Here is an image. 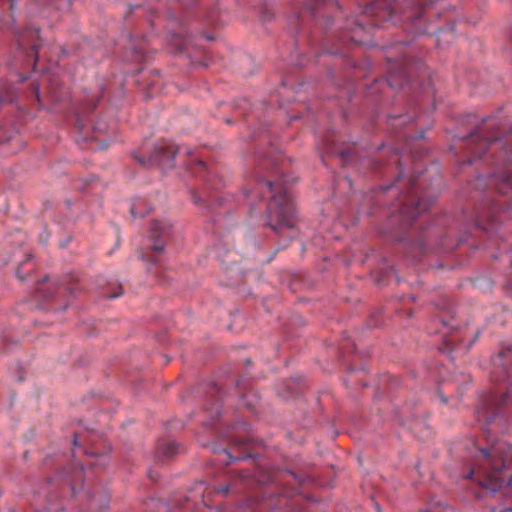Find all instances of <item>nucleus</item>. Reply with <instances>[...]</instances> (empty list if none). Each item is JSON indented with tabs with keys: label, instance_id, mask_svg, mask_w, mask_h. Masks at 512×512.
Here are the masks:
<instances>
[{
	"label": "nucleus",
	"instance_id": "f257e3e1",
	"mask_svg": "<svg viewBox=\"0 0 512 512\" xmlns=\"http://www.w3.org/2000/svg\"><path fill=\"white\" fill-rule=\"evenodd\" d=\"M511 387L506 394L490 392L477 408V419L483 423V432L489 447L480 450L477 464L465 476L491 492L498 491L505 483H512V446L506 441L491 439L492 434L503 432Z\"/></svg>",
	"mask_w": 512,
	"mask_h": 512
},
{
	"label": "nucleus",
	"instance_id": "f03ea898",
	"mask_svg": "<svg viewBox=\"0 0 512 512\" xmlns=\"http://www.w3.org/2000/svg\"><path fill=\"white\" fill-rule=\"evenodd\" d=\"M289 179L271 162L259 164L255 171L257 195L270 196L267 207L269 227L277 234L292 239L297 236L296 217L293 203L284 186Z\"/></svg>",
	"mask_w": 512,
	"mask_h": 512
},
{
	"label": "nucleus",
	"instance_id": "7ed1b4c3",
	"mask_svg": "<svg viewBox=\"0 0 512 512\" xmlns=\"http://www.w3.org/2000/svg\"><path fill=\"white\" fill-rule=\"evenodd\" d=\"M424 7L416 0H375L365 7L361 18L353 21V27L347 25L346 29L351 35L346 36L355 44L366 43L367 25L371 27L382 26L385 23L397 24L399 21L414 22L421 18L425 12Z\"/></svg>",
	"mask_w": 512,
	"mask_h": 512
},
{
	"label": "nucleus",
	"instance_id": "20e7f679",
	"mask_svg": "<svg viewBox=\"0 0 512 512\" xmlns=\"http://www.w3.org/2000/svg\"><path fill=\"white\" fill-rule=\"evenodd\" d=\"M177 152L178 148L174 144L163 141L154 146L147 160L142 157L137 158V160L144 166L156 165L165 170L173 167Z\"/></svg>",
	"mask_w": 512,
	"mask_h": 512
},
{
	"label": "nucleus",
	"instance_id": "39448f33",
	"mask_svg": "<svg viewBox=\"0 0 512 512\" xmlns=\"http://www.w3.org/2000/svg\"><path fill=\"white\" fill-rule=\"evenodd\" d=\"M416 180L417 178L414 176L409 179L408 192L403 196L401 202V213L406 220H414L421 213L427 211L429 207L425 199L416 196L414 191Z\"/></svg>",
	"mask_w": 512,
	"mask_h": 512
},
{
	"label": "nucleus",
	"instance_id": "423d86ee",
	"mask_svg": "<svg viewBox=\"0 0 512 512\" xmlns=\"http://www.w3.org/2000/svg\"><path fill=\"white\" fill-rule=\"evenodd\" d=\"M512 363V345L502 349L496 356L492 358V378L494 381H503L511 378L512 370L508 369V365Z\"/></svg>",
	"mask_w": 512,
	"mask_h": 512
},
{
	"label": "nucleus",
	"instance_id": "0eeeda50",
	"mask_svg": "<svg viewBox=\"0 0 512 512\" xmlns=\"http://www.w3.org/2000/svg\"><path fill=\"white\" fill-rule=\"evenodd\" d=\"M171 225L166 220H154L150 228L151 248L155 252L163 251L166 239L170 235Z\"/></svg>",
	"mask_w": 512,
	"mask_h": 512
},
{
	"label": "nucleus",
	"instance_id": "6e6552de",
	"mask_svg": "<svg viewBox=\"0 0 512 512\" xmlns=\"http://www.w3.org/2000/svg\"><path fill=\"white\" fill-rule=\"evenodd\" d=\"M408 82L406 64L404 60L401 59L399 63L390 68L387 83L392 88H404Z\"/></svg>",
	"mask_w": 512,
	"mask_h": 512
},
{
	"label": "nucleus",
	"instance_id": "1a4fd4ad",
	"mask_svg": "<svg viewBox=\"0 0 512 512\" xmlns=\"http://www.w3.org/2000/svg\"><path fill=\"white\" fill-rule=\"evenodd\" d=\"M147 41L145 39H141L136 41L135 39H130L129 44L127 46V60L134 62H141L148 58L147 56Z\"/></svg>",
	"mask_w": 512,
	"mask_h": 512
},
{
	"label": "nucleus",
	"instance_id": "9d476101",
	"mask_svg": "<svg viewBox=\"0 0 512 512\" xmlns=\"http://www.w3.org/2000/svg\"><path fill=\"white\" fill-rule=\"evenodd\" d=\"M178 445L175 441H160L157 444L155 456L159 461H167L178 453Z\"/></svg>",
	"mask_w": 512,
	"mask_h": 512
},
{
	"label": "nucleus",
	"instance_id": "9b49d317",
	"mask_svg": "<svg viewBox=\"0 0 512 512\" xmlns=\"http://www.w3.org/2000/svg\"><path fill=\"white\" fill-rule=\"evenodd\" d=\"M470 140L475 143V149L474 152L476 157H481L483 154L486 153V151L497 144L498 137L493 136L490 138H483L479 135L478 132L471 134Z\"/></svg>",
	"mask_w": 512,
	"mask_h": 512
},
{
	"label": "nucleus",
	"instance_id": "f8f14e48",
	"mask_svg": "<svg viewBox=\"0 0 512 512\" xmlns=\"http://www.w3.org/2000/svg\"><path fill=\"white\" fill-rule=\"evenodd\" d=\"M97 105V99L94 97V96H91V97H88L84 103H83V108L79 111H77V125L79 127L80 130H82L84 128V123H83V117H84V114L86 113V111H91L93 110Z\"/></svg>",
	"mask_w": 512,
	"mask_h": 512
},
{
	"label": "nucleus",
	"instance_id": "ddd939ff",
	"mask_svg": "<svg viewBox=\"0 0 512 512\" xmlns=\"http://www.w3.org/2000/svg\"><path fill=\"white\" fill-rule=\"evenodd\" d=\"M109 502V497L107 494H101L99 496L96 495V492L89 495V507L90 509H95L97 507L103 509L107 507Z\"/></svg>",
	"mask_w": 512,
	"mask_h": 512
},
{
	"label": "nucleus",
	"instance_id": "4468645a",
	"mask_svg": "<svg viewBox=\"0 0 512 512\" xmlns=\"http://www.w3.org/2000/svg\"><path fill=\"white\" fill-rule=\"evenodd\" d=\"M83 467H79L78 469H75L71 476H69V482L71 486V490L73 493L76 492V489L79 487L81 488L82 482H83Z\"/></svg>",
	"mask_w": 512,
	"mask_h": 512
},
{
	"label": "nucleus",
	"instance_id": "2eb2a0df",
	"mask_svg": "<svg viewBox=\"0 0 512 512\" xmlns=\"http://www.w3.org/2000/svg\"><path fill=\"white\" fill-rule=\"evenodd\" d=\"M145 207H146V203L143 199L137 200L131 206V209H130L131 215L133 217H144L151 210L150 207L148 209H146Z\"/></svg>",
	"mask_w": 512,
	"mask_h": 512
},
{
	"label": "nucleus",
	"instance_id": "dca6fc26",
	"mask_svg": "<svg viewBox=\"0 0 512 512\" xmlns=\"http://www.w3.org/2000/svg\"><path fill=\"white\" fill-rule=\"evenodd\" d=\"M193 172L194 173H199V174H203V178L204 180L209 183V185H211V188L212 189H218L219 188V184H216V183H212L208 174L210 172H208L207 170V166L204 162L202 161H198L196 164H195V167L193 168Z\"/></svg>",
	"mask_w": 512,
	"mask_h": 512
},
{
	"label": "nucleus",
	"instance_id": "f3484780",
	"mask_svg": "<svg viewBox=\"0 0 512 512\" xmlns=\"http://www.w3.org/2000/svg\"><path fill=\"white\" fill-rule=\"evenodd\" d=\"M498 190L503 194H507L510 190H512V176L510 173H505L503 175L502 183Z\"/></svg>",
	"mask_w": 512,
	"mask_h": 512
},
{
	"label": "nucleus",
	"instance_id": "a211bd4d",
	"mask_svg": "<svg viewBox=\"0 0 512 512\" xmlns=\"http://www.w3.org/2000/svg\"><path fill=\"white\" fill-rule=\"evenodd\" d=\"M207 21L213 25H219L220 22L216 16V13L214 11H211L207 14Z\"/></svg>",
	"mask_w": 512,
	"mask_h": 512
},
{
	"label": "nucleus",
	"instance_id": "6ab92c4d",
	"mask_svg": "<svg viewBox=\"0 0 512 512\" xmlns=\"http://www.w3.org/2000/svg\"><path fill=\"white\" fill-rule=\"evenodd\" d=\"M232 491V487L230 485H221L217 489V493L222 494L223 496L228 495Z\"/></svg>",
	"mask_w": 512,
	"mask_h": 512
},
{
	"label": "nucleus",
	"instance_id": "aec40b11",
	"mask_svg": "<svg viewBox=\"0 0 512 512\" xmlns=\"http://www.w3.org/2000/svg\"><path fill=\"white\" fill-rule=\"evenodd\" d=\"M117 289H118L117 293L107 294L106 297L109 298V299H114V298L120 296L122 294V287H121V285H119Z\"/></svg>",
	"mask_w": 512,
	"mask_h": 512
},
{
	"label": "nucleus",
	"instance_id": "412c9836",
	"mask_svg": "<svg viewBox=\"0 0 512 512\" xmlns=\"http://www.w3.org/2000/svg\"><path fill=\"white\" fill-rule=\"evenodd\" d=\"M510 160H511V159H510V157H509V155H508V150H507V148L505 147L503 161L506 163V162H508V161H510Z\"/></svg>",
	"mask_w": 512,
	"mask_h": 512
},
{
	"label": "nucleus",
	"instance_id": "4be33fe9",
	"mask_svg": "<svg viewBox=\"0 0 512 512\" xmlns=\"http://www.w3.org/2000/svg\"><path fill=\"white\" fill-rule=\"evenodd\" d=\"M193 200L196 204H199L200 202H202V199L201 197L197 196V195H194L193 196Z\"/></svg>",
	"mask_w": 512,
	"mask_h": 512
},
{
	"label": "nucleus",
	"instance_id": "5701e85b",
	"mask_svg": "<svg viewBox=\"0 0 512 512\" xmlns=\"http://www.w3.org/2000/svg\"><path fill=\"white\" fill-rule=\"evenodd\" d=\"M245 196L249 199H252L254 197V193L252 191L246 192Z\"/></svg>",
	"mask_w": 512,
	"mask_h": 512
},
{
	"label": "nucleus",
	"instance_id": "b1692460",
	"mask_svg": "<svg viewBox=\"0 0 512 512\" xmlns=\"http://www.w3.org/2000/svg\"><path fill=\"white\" fill-rule=\"evenodd\" d=\"M65 290H67V292L70 294L74 292V288L72 286H65Z\"/></svg>",
	"mask_w": 512,
	"mask_h": 512
},
{
	"label": "nucleus",
	"instance_id": "393cba45",
	"mask_svg": "<svg viewBox=\"0 0 512 512\" xmlns=\"http://www.w3.org/2000/svg\"><path fill=\"white\" fill-rule=\"evenodd\" d=\"M445 345H446L447 350H452V346H451V343L449 340H446Z\"/></svg>",
	"mask_w": 512,
	"mask_h": 512
},
{
	"label": "nucleus",
	"instance_id": "a878e982",
	"mask_svg": "<svg viewBox=\"0 0 512 512\" xmlns=\"http://www.w3.org/2000/svg\"><path fill=\"white\" fill-rule=\"evenodd\" d=\"M38 47H39V45H38V44H36L35 42H33V44H32V49H33V51H34L35 53L37 52Z\"/></svg>",
	"mask_w": 512,
	"mask_h": 512
},
{
	"label": "nucleus",
	"instance_id": "bb28decb",
	"mask_svg": "<svg viewBox=\"0 0 512 512\" xmlns=\"http://www.w3.org/2000/svg\"><path fill=\"white\" fill-rule=\"evenodd\" d=\"M16 275H17V277H18L20 280H24V278H25V277L20 273V271H19V270H17Z\"/></svg>",
	"mask_w": 512,
	"mask_h": 512
},
{
	"label": "nucleus",
	"instance_id": "cd10ccee",
	"mask_svg": "<svg viewBox=\"0 0 512 512\" xmlns=\"http://www.w3.org/2000/svg\"><path fill=\"white\" fill-rule=\"evenodd\" d=\"M419 248H420V250H421V251H423V250H424V248H425V243H424L423 241H420V242H419Z\"/></svg>",
	"mask_w": 512,
	"mask_h": 512
},
{
	"label": "nucleus",
	"instance_id": "c85d7f7f",
	"mask_svg": "<svg viewBox=\"0 0 512 512\" xmlns=\"http://www.w3.org/2000/svg\"><path fill=\"white\" fill-rule=\"evenodd\" d=\"M440 397H441V400H442L443 403H447V397L446 396L441 394Z\"/></svg>",
	"mask_w": 512,
	"mask_h": 512
},
{
	"label": "nucleus",
	"instance_id": "c756f323",
	"mask_svg": "<svg viewBox=\"0 0 512 512\" xmlns=\"http://www.w3.org/2000/svg\"><path fill=\"white\" fill-rule=\"evenodd\" d=\"M42 291H43V288H42V285H41V286H39V287L37 288V292H38V293H42Z\"/></svg>",
	"mask_w": 512,
	"mask_h": 512
},
{
	"label": "nucleus",
	"instance_id": "7c9ffc66",
	"mask_svg": "<svg viewBox=\"0 0 512 512\" xmlns=\"http://www.w3.org/2000/svg\"><path fill=\"white\" fill-rule=\"evenodd\" d=\"M225 455L229 456L232 461H235L237 458H232L227 451H225Z\"/></svg>",
	"mask_w": 512,
	"mask_h": 512
},
{
	"label": "nucleus",
	"instance_id": "2f4dec72",
	"mask_svg": "<svg viewBox=\"0 0 512 512\" xmlns=\"http://www.w3.org/2000/svg\"><path fill=\"white\" fill-rule=\"evenodd\" d=\"M78 445V439L77 437L74 438V446H77Z\"/></svg>",
	"mask_w": 512,
	"mask_h": 512
},
{
	"label": "nucleus",
	"instance_id": "473e14b6",
	"mask_svg": "<svg viewBox=\"0 0 512 512\" xmlns=\"http://www.w3.org/2000/svg\"><path fill=\"white\" fill-rule=\"evenodd\" d=\"M428 512H438L436 508H431Z\"/></svg>",
	"mask_w": 512,
	"mask_h": 512
},
{
	"label": "nucleus",
	"instance_id": "72a5a7b5",
	"mask_svg": "<svg viewBox=\"0 0 512 512\" xmlns=\"http://www.w3.org/2000/svg\"><path fill=\"white\" fill-rule=\"evenodd\" d=\"M376 509L378 512H382L381 508L379 507V505H376Z\"/></svg>",
	"mask_w": 512,
	"mask_h": 512
},
{
	"label": "nucleus",
	"instance_id": "f704fd0d",
	"mask_svg": "<svg viewBox=\"0 0 512 512\" xmlns=\"http://www.w3.org/2000/svg\"><path fill=\"white\" fill-rule=\"evenodd\" d=\"M401 177H402V176H401V174H400V175H398V177H397L396 181L398 182V181H399V179H400Z\"/></svg>",
	"mask_w": 512,
	"mask_h": 512
},
{
	"label": "nucleus",
	"instance_id": "c9c22d12",
	"mask_svg": "<svg viewBox=\"0 0 512 512\" xmlns=\"http://www.w3.org/2000/svg\"><path fill=\"white\" fill-rule=\"evenodd\" d=\"M401 117H394V120H400Z\"/></svg>",
	"mask_w": 512,
	"mask_h": 512
}]
</instances>
